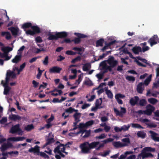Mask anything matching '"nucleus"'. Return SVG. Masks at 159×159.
Here are the masks:
<instances>
[{
	"label": "nucleus",
	"mask_w": 159,
	"mask_h": 159,
	"mask_svg": "<svg viewBox=\"0 0 159 159\" xmlns=\"http://www.w3.org/2000/svg\"><path fill=\"white\" fill-rule=\"evenodd\" d=\"M118 63V61L112 56L109 57L107 60L101 62L100 66L101 67L103 72H100L97 74L95 76L98 80L102 79L104 74L107 72L108 71L111 72L112 68L116 67Z\"/></svg>",
	"instance_id": "1"
},
{
	"label": "nucleus",
	"mask_w": 159,
	"mask_h": 159,
	"mask_svg": "<svg viewBox=\"0 0 159 159\" xmlns=\"http://www.w3.org/2000/svg\"><path fill=\"white\" fill-rule=\"evenodd\" d=\"M99 143V142H94L89 143L86 142L81 144L80 147L82 153H88L90 152V149L96 147Z\"/></svg>",
	"instance_id": "2"
},
{
	"label": "nucleus",
	"mask_w": 159,
	"mask_h": 159,
	"mask_svg": "<svg viewBox=\"0 0 159 159\" xmlns=\"http://www.w3.org/2000/svg\"><path fill=\"white\" fill-rule=\"evenodd\" d=\"M12 49V48L9 47H2L1 48V50L4 52L2 53L0 52V57L2 58H5L4 60L6 61L9 60L11 57V56H9L8 53Z\"/></svg>",
	"instance_id": "3"
},
{
	"label": "nucleus",
	"mask_w": 159,
	"mask_h": 159,
	"mask_svg": "<svg viewBox=\"0 0 159 159\" xmlns=\"http://www.w3.org/2000/svg\"><path fill=\"white\" fill-rule=\"evenodd\" d=\"M67 34L65 32H56L55 35L50 34L48 38L49 40L56 39L58 38H62L66 37Z\"/></svg>",
	"instance_id": "4"
},
{
	"label": "nucleus",
	"mask_w": 159,
	"mask_h": 159,
	"mask_svg": "<svg viewBox=\"0 0 159 159\" xmlns=\"http://www.w3.org/2000/svg\"><path fill=\"white\" fill-rule=\"evenodd\" d=\"M9 132L12 134L18 133V134L20 135H22L23 133V131L20 128V125L19 124L13 126Z\"/></svg>",
	"instance_id": "5"
},
{
	"label": "nucleus",
	"mask_w": 159,
	"mask_h": 159,
	"mask_svg": "<svg viewBox=\"0 0 159 159\" xmlns=\"http://www.w3.org/2000/svg\"><path fill=\"white\" fill-rule=\"evenodd\" d=\"M65 148L64 145L63 144H60L54 149V152L55 153H60L61 152H63L67 155L68 152H65Z\"/></svg>",
	"instance_id": "6"
},
{
	"label": "nucleus",
	"mask_w": 159,
	"mask_h": 159,
	"mask_svg": "<svg viewBox=\"0 0 159 159\" xmlns=\"http://www.w3.org/2000/svg\"><path fill=\"white\" fill-rule=\"evenodd\" d=\"M114 111L117 116L122 117L124 115L126 112V109L125 108L120 107V111L116 108H114Z\"/></svg>",
	"instance_id": "7"
},
{
	"label": "nucleus",
	"mask_w": 159,
	"mask_h": 159,
	"mask_svg": "<svg viewBox=\"0 0 159 159\" xmlns=\"http://www.w3.org/2000/svg\"><path fill=\"white\" fill-rule=\"evenodd\" d=\"M146 109L145 114L148 116L151 115L155 110V107L150 104L146 106Z\"/></svg>",
	"instance_id": "8"
},
{
	"label": "nucleus",
	"mask_w": 159,
	"mask_h": 159,
	"mask_svg": "<svg viewBox=\"0 0 159 159\" xmlns=\"http://www.w3.org/2000/svg\"><path fill=\"white\" fill-rule=\"evenodd\" d=\"M31 28L33 30V31L31 30H29L26 31V33L27 34L33 35L35 33H39L40 31L39 28L37 26H33L31 27Z\"/></svg>",
	"instance_id": "9"
},
{
	"label": "nucleus",
	"mask_w": 159,
	"mask_h": 159,
	"mask_svg": "<svg viewBox=\"0 0 159 159\" xmlns=\"http://www.w3.org/2000/svg\"><path fill=\"white\" fill-rule=\"evenodd\" d=\"M94 123V122L93 120H91L87 122L85 124L80 123L79 125V128L80 129L87 128L93 125Z\"/></svg>",
	"instance_id": "10"
},
{
	"label": "nucleus",
	"mask_w": 159,
	"mask_h": 159,
	"mask_svg": "<svg viewBox=\"0 0 159 159\" xmlns=\"http://www.w3.org/2000/svg\"><path fill=\"white\" fill-rule=\"evenodd\" d=\"M75 34L77 35L78 38L75 39L73 41H74L75 43H78L80 42V38H84L86 37V36L85 35L81 34L79 33H75Z\"/></svg>",
	"instance_id": "11"
},
{
	"label": "nucleus",
	"mask_w": 159,
	"mask_h": 159,
	"mask_svg": "<svg viewBox=\"0 0 159 159\" xmlns=\"http://www.w3.org/2000/svg\"><path fill=\"white\" fill-rule=\"evenodd\" d=\"M9 118L11 120L16 121L20 120L22 118V117L17 115L11 114L9 116Z\"/></svg>",
	"instance_id": "12"
},
{
	"label": "nucleus",
	"mask_w": 159,
	"mask_h": 159,
	"mask_svg": "<svg viewBox=\"0 0 159 159\" xmlns=\"http://www.w3.org/2000/svg\"><path fill=\"white\" fill-rule=\"evenodd\" d=\"M144 89V86L142 82L139 83L137 86L136 90L137 92L140 94L143 93Z\"/></svg>",
	"instance_id": "13"
},
{
	"label": "nucleus",
	"mask_w": 159,
	"mask_h": 159,
	"mask_svg": "<svg viewBox=\"0 0 159 159\" xmlns=\"http://www.w3.org/2000/svg\"><path fill=\"white\" fill-rule=\"evenodd\" d=\"M22 56L20 55V54H17L11 60V62L15 64H17L19 63L21 60Z\"/></svg>",
	"instance_id": "14"
},
{
	"label": "nucleus",
	"mask_w": 159,
	"mask_h": 159,
	"mask_svg": "<svg viewBox=\"0 0 159 159\" xmlns=\"http://www.w3.org/2000/svg\"><path fill=\"white\" fill-rule=\"evenodd\" d=\"M61 70V68L57 66H55L50 68L49 72L50 73H59Z\"/></svg>",
	"instance_id": "15"
},
{
	"label": "nucleus",
	"mask_w": 159,
	"mask_h": 159,
	"mask_svg": "<svg viewBox=\"0 0 159 159\" xmlns=\"http://www.w3.org/2000/svg\"><path fill=\"white\" fill-rule=\"evenodd\" d=\"M157 41H158L157 36L154 35L153 37L150 39L148 42L150 43L151 46H152L153 45L157 43Z\"/></svg>",
	"instance_id": "16"
},
{
	"label": "nucleus",
	"mask_w": 159,
	"mask_h": 159,
	"mask_svg": "<svg viewBox=\"0 0 159 159\" xmlns=\"http://www.w3.org/2000/svg\"><path fill=\"white\" fill-rule=\"evenodd\" d=\"M12 146V144L8 142L7 143H4L2 144L0 149L3 152L7 150L8 148H10Z\"/></svg>",
	"instance_id": "17"
},
{
	"label": "nucleus",
	"mask_w": 159,
	"mask_h": 159,
	"mask_svg": "<svg viewBox=\"0 0 159 159\" xmlns=\"http://www.w3.org/2000/svg\"><path fill=\"white\" fill-rule=\"evenodd\" d=\"M4 88L3 94L7 95L9 94L11 88L8 86V84H2Z\"/></svg>",
	"instance_id": "18"
},
{
	"label": "nucleus",
	"mask_w": 159,
	"mask_h": 159,
	"mask_svg": "<svg viewBox=\"0 0 159 159\" xmlns=\"http://www.w3.org/2000/svg\"><path fill=\"white\" fill-rule=\"evenodd\" d=\"M8 30L11 31L13 35L14 36L18 35L19 32V30L18 28L11 27L8 28Z\"/></svg>",
	"instance_id": "19"
},
{
	"label": "nucleus",
	"mask_w": 159,
	"mask_h": 159,
	"mask_svg": "<svg viewBox=\"0 0 159 159\" xmlns=\"http://www.w3.org/2000/svg\"><path fill=\"white\" fill-rule=\"evenodd\" d=\"M80 133H82V134H83L84 133H85V134L83 136V137L86 138L88 137L90 134V130H86L81 129L79 132L76 133L75 134L77 135Z\"/></svg>",
	"instance_id": "20"
},
{
	"label": "nucleus",
	"mask_w": 159,
	"mask_h": 159,
	"mask_svg": "<svg viewBox=\"0 0 159 159\" xmlns=\"http://www.w3.org/2000/svg\"><path fill=\"white\" fill-rule=\"evenodd\" d=\"M25 139V138L24 137H12L9 138L7 140L13 142H17L22 141Z\"/></svg>",
	"instance_id": "21"
},
{
	"label": "nucleus",
	"mask_w": 159,
	"mask_h": 159,
	"mask_svg": "<svg viewBox=\"0 0 159 159\" xmlns=\"http://www.w3.org/2000/svg\"><path fill=\"white\" fill-rule=\"evenodd\" d=\"M143 159L147 157H152L153 155L150 153L148 152H142L140 154Z\"/></svg>",
	"instance_id": "22"
},
{
	"label": "nucleus",
	"mask_w": 159,
	"mask_h": 159,
	"mask_svg": "<svg viewBox=\"0 0 159 159\" xmlns=\"http://www.w3.org/2000/svg\"><path fill=\"white\" fill-rule=\"evenodd\" d=\"M139 98L137 96H135L133 98H131L129 101V103L130 104L134 106L139 101Z\"/></svg>",
	"instance_id": "23"
},
{
	"label": "nucleus",
	"mask_w": 159,
	"mask_h": 159,
	"mask_svg": "<svg viewBox=\"0 0 159 159\" xmlns=\"http://www.w3.org/2000/svg\"><path fill=\"white\" fill-rule=\"evenodd\" d=\"M121 141L123 147L129 145L130 143L129 139L128 138L123 139Z\"/></svg>",
	"instance_id": "24"
},
{
	"label": "nucleus",
	"mask_w": 159,
	"mask_h": 159,
	"mask_svg": "<svg viewBox=\"0 0 159 159\" xmlns=\"http://www.w3.org/2000/svg\"><path fill=\"white\" fill-rule=\"evenodd\" d=\"M28 151L30 152L38 153L39 152V147L37 145H36L34 148H32L29 149Z\"/></svg>",
	"instance_id": "25"
},
{
	"label": "nucleus",
	"mask_w": 159,
	"mask_h": 159,
	"mask_svg": "<svg viewBox=\"0 0 159 159\" xmlns=\"http://www.w3.org/2000/svg\"><path fill=\"white\" fill-rule=\"evenodd\" d=\"M149 132L151 134V137L152 139L155 141H159V137L157 136V134L153 131H150Z\"/></svg>",
	"instance_id": "26"
},
{
	"label": "nucleus",
	"mask_w": 159,
	"mask_h": 159,
	"mask_svg": "<svg viewBox=\"0 0 159 159\" xmlns=\"http://www.w3.org/2000/svg\"><path fill=\"white\" fill-rule=\"evenodd\" d=\"M91 67L90 63H88L83 65V69L84 71H87L91 68Z\"/></svg>",
	"instance_id": "27"
},
{
	"label": "nucleus",
	"mask_w": 159,
	"mask_h": 159,
	"mask_svg": "<svg viewBox=\"0 0 159 159\" xmlns=\"http://www.w3.org/2000/svg\"><path fill=\"white\" fill-rule=\"evenodd\" d=\"M10 77H11V75H9V74H7V72L5 82L4 83L3 81L2 80L1 83V84H8L9 81L10 80Z\"/></svg>",
	"instance_id": "28"
},
{
	"label": "nucleus",
	"mask_w": 159,
	"mask_h": 159,
	"mask_svg": "<svg viewBox=\"0 0 159 159\" xmlns=\"http://www.w3.org/2000/svg\"><path fill=\"white\" fill-rule=\"evenodd\" d=\"M155 151V149L150 147H146L143 149L142 152H154Z\"/></svg>",
	"instance_id": "29"
},
{
	"label": "nucleus",
	"mask_w": 159,
	"mask_h": 159,
	"mask_svg": "<svg viewBox=\"0 0 159 159\" xmlns=\"http://www.w3.org/2000/svg\"><path fill=\"white\" fill-rule=\"evenodd\" d=\"M1 34L2 36H5L6 38L7 39H10L11 37L10 33L8 32H2Z\"/></svg>",
	"instance_id": "30"
},
{
	"label": "nucleus",
	"mask_w": 159,
	"mask_h": 159,
	"mask_svg": "<svg viewBox=\"0 0 159 159\" xmlns=\"http://www.w3.org/2000/svg\"><path fill=\"white\" fill-rule=\"evenodd\" d=\"M105 92L108 98L110 99L113 98V96L112 93L110 90L107 89V88L105 89Z\"/></svg>",
	"instance_id": "31"
},
{
	"label": "nucleus",
	"mask_w": 159,
	"mask_h": 159,
	"mask_svg": "<svg viewBox=\"0 0 159 159\" xmlns=\"http://www.w3.org/2000/svg\"><path fill=\"white\" fill-rule=\"evenodd\" d=\"M112 144L116 148L123 147L122 143L119 141L114 142L112 143Z\"/></svg>",
	"instance_id": "32"
},
{
	"label": "nucleus",
	"mask_w": 159,
	"mask_h": 159,
	"mask_svg": "<svg viewBox=\"0 0 159 159\" xmlns=\"http://www.w3.org/2000/svg\"><path fill=\"white\" fill-rule=\"evenodd\" d=\"M102 103V98H100L99 99L96 100L95 102V105L96 107H98L99 108H102L101 105Z\"/></svg>",
	"instance_id": "33"
},
{
	"label": "nucleus",
	"mask_w": 159,
	"mask_h": 159,
	"mask_svg": "<svg viewBox=\"0 0 159 159\" xmlns=\"http://www.w3.org/2000/svg\"><path fill=\"white\" fill-rule=\"evenodd\" d=\"M132 50L135 54H138L141 51V48L139 47H136L133 48Z\"/></svg>",
	"instance_id": "34"
},
{
	"label": "nucleus",
	"mask_w": 159,
	"mask_h": 159,
	"mask_svg": "<svg viewBox=\"0 0 159 159\" xmlns=\"http://www.w3.org/2000/svg\"><path fill=\"white\" fill-rule=\"evenodd\" d=\"M81 116V114L77 112L74 115V117L75 119V121L79 122L80 121V119Z\"/></svg>",
	"instance_id": "35"
},
{
	"label": "nucleus",
	"mask_w": 159,
	"mask_h": 159,
	"mask_svg": "<svg viewBox=\"0 0 159 159\" xmlns=\"http://www.w3.org/2000/svg\"><path fill=\"white\" fill-rule=\"evenodd\" d=\"M15 71L13 70L12 71H11L10 70H8L7 71V74H9L11 76V78L12 79H14L16 77V75L15 73Z\"/></svg>",
	"instance_id": "36"
},
{
	"label": "nucleus",
	"mask_w": 159,
	"mask_h": 159,
	"mask_svg": "<svg viewBox=\"0 0 159 159\" xmlns=\"http://www.w3.org/2000/svg\"><path fill=\"white\" fill-rule=\"evenodd\" d=\"M34 126L32 124L26 126L24 128V129L29 131L34 129Z\"/></svg>",
	"instance_id": "37"
},
{
	"label": "nucleus",
	"mask_w": 159,
	"mask_h": 159,
	"mask_svg": "<svg viewBox=\"0 0 159 159\" xmlns=\"http://www.w3.org/2000/svg\"><path fill=\"white\" fill-rule=\"evenodd\" d=\"M152 75H150L144 81L143 84L148 85L151 80Z\"/></svg>",
	"instance_id": "38"
},
{
	"label": "nucleus",
	"mask_w": 159,
	"mask_h": 159,
	"mask_svg": "<svg viewBox=\"0 0 159 159\" xmlns=\"http://www.w3.org/2000/svg\"><path fill=\"white\" fill-rule=\"evenodd\" d=\"M84 84L89 86H92L93 85L92 81L89 79L87 78L84 82Z\"/></svg>",
	"instance_id": "39"
},
{
	"label": "nucleus",
	"mask_w": 159,
	"mask_h": 159,
	"mask_svg": "<svg viewBox=\"0 0 159 159\" xmlns=\"http://www.w3.org/2000/svg\"><path fill=\"white\" fill-rule=\"evenodd\" d=\"M137 136L139 137H141L142 138H145L146 134L143 131H138L137 134Z\"/></svg>",
	"instance_id": "40"
},
{
	"label": "nucleus",
	"mask_w": 159,
	"mask_h": 159,
	"mask_svg": "<svg viewBox=\"0 0 159 159\" xmlns=\"http://www.w3.org/2000/svg\"><path fill=\"white\" fill-rule=\"evenodd\" d=\"M130 127V125L128 124L127 125H124L121 127V129L122 131H125L128 130Z\"/></svg>",
	"instance_id": "41"
},
{
	"label": "nucleus",
	"mask_w": 159,
	"mask_h": 159,
	"mask_svg": "<svg viewBox=\"0 0 159 159\" xmlns=\"http://www.w3.org/2000/svg\"><path fill=\"white\" fill-rule=\"evenodd\" d=\"M49 135L50 136H51V138L49 139L48 141L43 146V148H44L45 147H46L52 141V140L53 139L52 137H53V135L52 134V133H51L49 134Z\"/></svg>",
	"instance_id": "42"
},
{
	"label": "nucleus",
	"mask_w": 159,
	"mask_h": 159,
	"mask_svg": "<svg viewBox=\"0 0 159 159\" xmlns=\"http://www.w3.org/2000/svg\"><path fill=\"white\" fill-rule=\"evenodd\" d=\"M130 125H131L132 127L134 128L143 129V127L138 124L132 123Z\"/></svg>",
	"instance_id": "43"
},
{
	"label": "nucleus",
	"mask_w": 159,
	"mask_h": 159,
	"mask_svg": "<svg viewBox=\"0 0 159 159\" xmlns=\"http://www.w3.org/2000/svg\"><path fill=\"white\" fill-rule=\"evenodd\" d=\"M148 101L151 103L155 104L157 102V100L155 98H151L148 99Z\"/></svg>",
	"instance_id": "44"
},
{
	"label": "nucleus",
	"mask_w": 159,
	"mask_h": 159,
	"mask_svg": "<svg viewBox=\"0 0 159 159\" xmlns=\"http://www.w3.org/2000/svg\"><path fill=\"white\" fill-rule=\"evenodd\" d=\"M111 152V151L110 150H106L104 151L103 153H101L100 154L101 156L103 157H105L106 156L109 155L110 153Z\"/></svg>",
	"instance_id": "45"
},
{
	"label": "nucleus",
	"mask_w": 159,
	"mask_h": 159,
	"mask_svg": "<svg viewBox=\"0 0 159 159\" xmlns=\"http://www.w3.org/2000/svg\"><path fill=\"white\" fill-rule=\"evenodd\" d=\"M75 111L76 112L78 111L77 110H75V109L72 108L71 107H70L68 109H66L65 111L66 112L68 113H71L73 111Z\"/></svg>",
	"instance_id": "46"
},
{
	"label": "nucleus",
	"mask_w": 159,
	"mask_h": 159,
	"mask_svg": "<svg viewBox=\"0 0 159 159\" xmlns=\"http://www.w3.org/2000/svg\"><path fill=\"white\" fill-rule=\"evenodd\" d=\"M153 65L157 67L156 69V76L158 77L159 76V65L156 64V63H153Z\"/></svg>",
	"instance_id": "47"
},
{
	"label": "nucleus",
	"mask_w": 159,
	"mask_h": 159,
	"mask_svg": "<svg viewBox=\"0 0 159 159\" xmlns=\"http://www.w3.org/2000/svg\"><path fill=\"white\" fill-rule=\"evenodd\" d=\"M104 42L103 39H101L100 40L97 41L96 42L97 46H102Z\"/></svg>",
	"instance_id": "48"
},
{
	"label": "nucleus",
	"mask_w": 159,
	"mask_h": 159,
	"mask_svg": "<svg viewBox=\"0 0 159 159\" xmlns=\"http://www.w3.org/2000/svg\"><path fill=\"white\" fill-rule=\"evenodd\" d=\"M126 79L130 81L134 82L135 80V78L132 76H127L125 77Z\"/></svg>",
	"instance_id": "49"
},
{
	"label": "nucleus",
	"mask_w": 159,
	"mask_h": 159,
	"mask_svg": "<svg viewBox=\"0 0 159 159\" xmlns=\"http://www.w3.org/2000/svg\"><path fill=\"white\" fill-rule=\"evenodd\" d=\"M125 97V96L124 95L120 93L116 94L115 96V98L116 99H120V98H123Z\"/></svg>",
	"instance_id": "50"
},
{
	"label": "nucleus",
	"mask_w": 159,
	"mask_h": 159,
	"mask_svg": "<svg viewBox=\"0 0 159 159\" xmlns=\"http://www.w3.org/2000/svg\"><path fill=\"white\" fill-rule=\"evenodd\" d=\"M31 25V24L30 23H25L23 25L22 27L23 29H26L30 27Z\"/></svg>",
	"instance_id": "51"
},
{
	"label": "nucleus",
	"mask_w": 159,
	"mask_h": 159,
	"mask_svg": "<svg viewBox=\"0 0 159 159\" xmlns=\"http://www.w3.org/2000/svg\"><path fill=\"white\" fill-rule=\"evenodd\" d=\"M25 48V47L24 46H22L18 50L17 52V54H20V55H22V52Z\"/></svg>",
	"instance_id": "52"
},
{
	"label": "nucleus",
	"mask_w": 159,
	"mask_h": 159,
	"mask_svg": "<svg viewBox=\"0 0 159 159\" xmlns=\"http://www.w3.org/2000/svg\"><path fill=\"white\" fill-rule=\"evenodd\" d=\"M82 80V76L81 75H79L78 79L77 80L75 83L76 84L78 85L80 82Z\"/></svg>",
	"instance_id": "53"
},
{
	"label": "nucleus",
	"mask_w": 159,
	"mask_h": 159,
	"mask_svg": "<svg viewBox=\"0 0 159 159\" xmlns=\"http://www.w3.org/2000/svg\"><path fill=\"white\" fill-rule=\"evenodd\" d=\"M134 61V62H136V63L137 64V65L139 66L143 67H145L146 66V65H144L143 64H142L141 63L139 62L137 59H136V58H135Z\"/></svg>",
	"instance_id": "54"
},
{
	"label": "nucleus",
	"mask_w": 159,
	"mask_h": 159,
	"mask_svg": "<svg viewBox=\"0 0 159 159\" xmlns=\"http://www.w3.org/2000/svg\"><path fill=\"white\" fill-rule=\"evenodd\" d=\"M81 60V57L80 56H78L75 59H73L71 62L72 63H74L79 61H80Z\"/></svg>",
	"instance_id": "55"
},
{
	"label": "nucleus",
	"mask_w": 159,
	"mask_h": 159,
	"mask_svg": "<svg viewBox=\"0 0 159 159\" xmlns=\"http://www.w3.org/2000/svg\"><path fill=\"white\" fill-rule=\"evenodd\" d=\"M113 140H114L113 139H111V138H109L107 139H106L104 140L103 141H102V142H104V143H106V144L107 143L112 142Z\"/></svg>",
	"instance_id": "56"
},
{
	"label": "nucleus",
	"mask_w": 159,
	"mask_h": 159,
	"mask_svg": "<svg viewBox=\"0 0 159 159\" xmlns=\"http://www.w3.org/2000/svg\"><path fill=\"white\" fill-rule=\"evenodd\" d=\"M73 50L75 51H77L79 52H78V54H81V53L80 52H81L82 51V49L81 48H77V47H74L73 48Z\"/></svg>",
	"instance_id": "57"
},
{
	"label": "nucleus",
	"mask_w": 159,
	"mask_h": 159,
	"mask_svg": "<svg viewBox=\"0 0 159 159\" xmlns=\"http://www.w3.org/2000/svg\"><path fill=\"white\" fill-rule=\"evenodd\" d=\"M108 120V118L106 116H103L101 118V120L102 122H107Z\"/></svg>",
	"instance_id": "58"
},
{
	"label": "nucleus",
	"mask_w": 159,
	"mask_h": 159,
	"mask_svg": "<svg viewBox=\"0 0 159 159\" xmlns=\"http://www.w3.org/2000/svg\"><path fill=\"white\" fill-rule=\"evenodd\" d=\"M146 103V101L143 99L139 101V105L141 106H143Z\"/></svg>",
	"instance_id": "59"
},
{
	"label": "nucleus",
	"mask_w": 159,
	"mask_h": 159,
	"mask_svg": "<svg viewBox=\"0 0 159 159\" xmlns=\"http://www.w3.org/2000/svg\"><path fill=\"white\" fill-rule=\"evenodd\" d=\"M48 56H46L44 60V61H43V63L44 65H48Z\"/></svg>",
	"instance_id": "60"
},
{
	"label": "nucleus",
	"mask_w": 159,
	"mask_h": 159,
	"mask_svg": "<svg viewBox=\"0 0 159 159\" xmlns=\"http://www.w3.org/2000/svg\"><path fill=\"white\" fill-rule=\"evenodd\" d=\"M106 134H102L99 136L97 137V138L99 139H102L105 138L106 137Z\"/></svg>",
	"instance_id": "61"
},
{
	"label": "nucleus",
	"mask_w": 159,
	"mask_h": 159,
	"mask_svg": "<svg viewBox=\"0 0 159 159\" xmlns=\"http://www.w3.org/2000/svg\"><path fill=\"white\" fill-rule=\"evenodd\" d=\"M111 128L110 126L106 125L104 128V129L106 132H107L110 130Z\"/></svg>",
	"instance_id": "62"
},
{
	"label": "nucleus",
	"mask_w": 159,
	"mask_h": 159,
	"mask_svg": "<svg viewBox=\"0 0 159 159\" xmlns=\"http://www.w3.org/2000/svg\"><path fill=\"white\" fill-rule=\"evenodd\" d=\"M114 129L115 131L116 132H120L122 131L121 127H119L115 126L114 127Z\"/></svg>",
	"instance_id": "63"
},
{
	"label": "nucleus",
	"mask_w": 159,
	"mask_h": 159,
	"mask_svg": "<svg viewBox=\"0 0 159 159\" xmlns=\"http://www.w3.org/2000/svg\"><path fill=\"white\" fill-rule=\"evenodd\" d=\"M62 116L64 119H66L69 116V114L65 111L62 113Z\"/></svg>",
	"instance_id": "64"
}]
</instances>
